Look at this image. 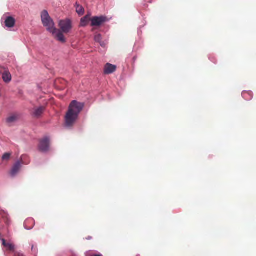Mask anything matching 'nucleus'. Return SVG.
Returning <instances> with one entry per match:
<instances>
[{
    "mask_svg": "<svg viewBox=\"0 0 256 256\" xmlns=\"http://www.w3.org/2000/svg\"><path fill=\"white\" fill-rule=\"evenodd\" d=\"M45 110V108L44 106H40L38 108H34V111L32 112V116L36 118H40L42 114H43Z\"/></svg>",
    "mask_w": 256,
    "mask_h": 256,
    "instance_id": "7",
    "label": "nucleus"
},
{
    "mask_svg": "<svg viewBox=\"0 0 256 256\" xmlns=\"http://www.w3.org/2000/svg\"><path fill=\"white\" fill-rule=\"evenodd\" d=\"M108 20L106 17L104 16H94L90 19L92 26H100Z\"/></svg>",
    "mask_w": 256,
    "mask_h": 256,
    "instance_id": "5",
    "label": "nucleus"
},
{
    "mask_svg": "<svg viewBox=\"0 0 256 256\" xmlns=\"http://www.w3.org/2000/svg\"><path fill=\"white\" fill-rule=\"evenodd\" d=\"M84 106V104L76 100H72L70 102L65 116V124L66 127L71 128L73 126Z\"/></svg>",
    "mask_w": 256,
    "mask_h": 256,
    "instance_id": "1",
    "label": "nucleus"
},
{
    "mask_svg": "<svg viewBox=\"0 0 256 256\" xmlns=\"http://www.w3.org/2000/svg\"><path fill=\"white\" fill-rule=\"evenodd\" d=\"M52 33L58 41L62 42H66L62 32L60 30L56 29V31L55 32Z\"/></svg>",
    "mask_w": 256,
    "mask_h": 256,
    "instance_id": "10",
    "label": "nucleus"
},
{
    "mask_svg": "<svg viewBox=\"0 0 256 256\" xmlns=\"http://www.w3.org/2000/svg\"><path fill=\"white\" fill-rule=\"evenodd\" d=\"M58 26L60 30L65 34L68 33L72 28V22L68 19L60 20Z\"/></svg>",
    "mask_w": 256,
    "mask_h": 256,
    "instance_id": "4",
    "label": "nucleus"
},
{
    "mask_svg": "<svg viewBox=\"0 0 256 256\" xmlns=\"http://www.w3.org/2000/svg\"><path fill=\"white\" fill-rule=\"evenodd\" d=\"M21 168V164L20 162H16L12 168L10 174L12 177H14L19 172Z\"/></svg>",
    "mask_w": 256,
    "mask_h": 256,
    "instance_id": "6",
    "label": "nucleus"
},
{
    "mask_svg": "<svg viewBox=\"0 0 256 256\" xmlns=\"http://www.w3.org/2000/svg\"><path fill=\"white\" fill-rule=\"evenodd\" d=\"M116 65H105L104 72L105 74H110L113 73L116 70Z\"/></svg>",
    "mask_w": 256,
    "mask_h": 256,
    "instance_id": "9",
    "label": "nucleus"
},
{
    "mask_svg": "<svg viewBox=\"0 0 256 256\" xmlns=\"http://www.w3.org/2000/svg\"><path fill=\"white\" fill-rule=\"evenodd\" d=\"M41 18L43 25L48 31L50 32H55L56 31V28L54 27V22L46 10H44L42 12Z\"/></svg>",
    "mask_w": 256,
    "mask_h": 256,
    "instance_id": "2",
    "label": "nucleus"
},
{
    "mask_svg": "<svg viewBox=\"0 0 256 256\" xmlns=\"http://www.w3.org/2000/svg\"><path fill=\"white\" fill-rule=\"evenodd\" d=\"M50 139L48 136L40 139L38 145V150L42 152H48L50 150Z\"/></svg>",
    "mask_w": 256,
    "mask_h": 256,
    "instance_id": "3",
    "label": "nucleus"
},
{
    "mask_svg": "<svg viewBox=\"0 0 256 256\" xmlns=\"http://www.w3.org/2000/svg\"><path fill=\"white\" fill-rule=\"evenodd\" d=\"M99 44H100V46H102V47H104L106 46V44L104 43V42H102V41H101L100 42H99Z\"/></svg>",
    "mask_w": 256,
    "mask_h": 256,
    "instance_id": "19",
    "label": "nucleus"
},
{
    "mask_svg": "<svg viewBox=\"0 0 256 256\" xmlns=\"http://www.w3.org/2000/svg\"><path fill=\"white\" fill-rule=\"evenodd\" d=\"M92 256H102L100 254H96L93 255Z\"/></svg>",
    "mask_w": 256,
    "mask_h": 256,
    "instance_id": "20",
    "label": "nucleus"
},
{
    "mask_svg": "<svg viewBox=\"0 0 256 256\" xmlns=\"http://www.w3.org/2000/svg\"><path fill=\"white\" fill-rule=\"evenodd\" d=\"M18 118V114H12L9 117H8L6 119V122L8 123H12L16 122Z\"/></svg>",
    "mask_w": 256,
    "mask_h": 256,
    "instance_id": "14",
    "label": "nucleus"
},
{
    "mask_svg": "<svg viewBox=\"0 0 256 256\" xmlns=\"http://www.w3.org/2000/svg\"><path fill=\"white\" fill-rule=\"evenodd\" d=\"M2 78L6 83H9L12 80V75L8 70H4L2 74Z\"/></svg>",
    "mask_w": 256,
    "mask_h": 256,
    "instance_id": "11",
    "label": "nucleus"
},
{
    "mask_svg": "<svg viewBox=\"0 0 256 256\" xmlns=\"http://www.w3.org/2000/svg\"><path fill=\"white\" fill-rule=\"evenodd\" d=\"M15 23L16 20L14 18L10 16L6 17L4 21L5 26L8 28L14 27Z\"/></svg>",
    "mask_w": 256,
    "mask_h": 256,
    "instance_id": "8",
    "label": "nucleus"
},
{
    "mask_svg": "<svg viewBox=\"0 0 256 256\" xmlns=\"http://www.w3.org/2000/svg\"><path fill=\"white\" fill-rule=\"evenodd\" d=\"M76 12L79 14V15H80V16H82L84 14V8L79 5V4H76Z\"/></svg>",
    "mask_w": 256,
    "mask_h": 256,
    "instance_id": "15",
    "label": "nucleus"
},
{
    "mask_svg": "<svg viewBox=\"0 0 256 256\" xmlns=\"http://www.w3.org/2000/svg\"><path fill=\"white\" fill-rule=\"evenodd\" d=\"M2 244L6 247L8 250L12 251L14 250V246L12 244L6 243L4 239H2Z\"/></svg>",
    "mask_w": 256,
    "mask_h": 256,
    "instance_id": "13",
    "label": "nucleus"
},
{
    "mask_svg": "<svg viewBox=\"0 0 256 256\" xmlns=\"http://www.w3.org/2000/svg\"><path fill=\"white\" fill-rule=\"evenodd\" d=\"M10 156H11L10 153H8V152L4 153L2 156V160H8L10 159Z\"/></svg>",
    "mask_w": 256,
    "mask_h": 256,
    "instance_id": "18",
    "label": "nucleus"
},
{
    "mask_svg": "<svg viewBox=\"0 0 256 256\" xmlns=\"http://www.w3.org/2000/svg\"><path fill=\"white\" fill-rule=\"evenodd\" d=\"M252 92H244L242 93V96L248 100H250L252 98Z\"/></svg>",
    "mask_w": 256,
    "mask_h": 256,
    "instance_id": "16",
    "label": "nucleus"
},
{
    "mask_svg": "<svg viewBox=\"0 0 256 256\" xmlns=\"http://www.w3.org/2000/svg\"><path fill=\"white\" fill-rule=\"evenodd\" d=\"M89 15H86V16L82 18L80 20V26H86L88 24L89 21L90 20Z\"/></svg>",
    "mask_w": 256,
    "mask_h": 256,
    "instance_id": "12",
    "label": "nucleus"
},
{
    "mask_svg": "<svg viewBox=\"0 0 256 256\" xmlns=\"http://www.w3.org/2000/svg\"><path fill=\"white\" fill-rule=\"evenodd\" d=\"M94 39L95 42H98V43L102 41V35L99 34H96L94 36Z\"/></svg>",
    "mask_w": 256,
    "mask_h": 256,
    "instance_id": "17",
    "label": "nucleus"
},
{
    "mask_svg": "<svg viewBox=\"0 0 256 256\" xmlns=\"http://www.w3.org/2000/svg\"><path fill=\"white\" fill-rule=\"evenodd\" d=\"M34 246H32V250H34Z\"/></svg>",
    "mask_w": 256,
    "mask_h": 256,
    "instance_id": "21",
    "label": "nucleus"
}]
</instances>
